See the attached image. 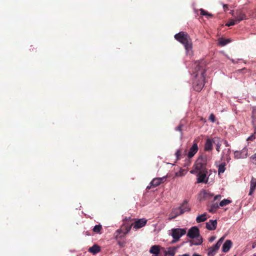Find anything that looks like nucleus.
Listing matches in <instances>:
<instances>
[{
	"mask_svg": "<svg viewBox=\"0 0 256 256\" xmlns=\"http://www.w3.org/2000/svg\"><path fill=\"white\" fill-rule=\"evenodd\" d=\"M202 62H196L192 66L194 69L193 75V87L195 90L200 92L202 90L204 84V70L202 68Z\"/></svg>",
	"mask_w": 256,
	"mask_h": 256,
	"instance_id": "1",
	"label": "nucleus"
},
{
	"mask_svg": "<svg viewBox=\"0 0 256 256\" xmlns=\"http://www.w3.org/2000/svg\"><path fill=\"white\" fill-rule=\"evenodd\" d=\"M174 38L184 46L186 54L192 56L193 55L192 44V40L188 34L181 32L176 34Z\"/></svg>",
	"mask_w": 256,
	"mask_h": 256,
	"instance_id": "2",
	"label": "nucleus"
},
{
	"mask_svg": "<svg viewBox=\"0 0 256 256\" xmlns=\"http://www.w3.org/2000/svg\"><path fill=\"white\" fill-rule=\"evenodd\" d=\"M187 236L192 238H196L190 241V245L198 246L202 242V239L200 236L199 230L196 226H192L188 231Z\"/></svg>",
	"mask_w": 256,
	"mask_h": 256,
	"instance_id": "3",
	"label": "nucleus"
},
{
	"mask_svg": "<svg viewBox=\"0 0 256 256\" xmlns=\"http://www.w3.org/2000/svg\"><path fill=\"white\" fill-rule=\"evenodd\" d=\"M206 158L200 156L196 162L194 168L197 170L199 172H206Z\"/></svg>",
	"mask_w": 256,
	"mask_h": 256,
	"instance_id": "4",
	"label": "nucleus"
},
{
	"mask_svg": "<svg viewBox=\"0 0 256 256\" xmlns=\"http://www.w3.org/2000/svg\"><path fill=\"white\" fill-rule=\"evenodd\" d=\"M172 233L170 235L174 238L172 242V244L178 241L180 238L186 234V230L184 228H173L171 230Z\"/></svg>",
	"mask_w": 256,
	"mask_h": 256,
	"instance_id": "5",
	"label": "nucleus"
},
{
	"mask_svg": "<svg viewBox=\"0 0 256 256\" xmlns=\"http://www.w3.org/2000/svg\"><path fill=\"white\" fill-rule=\"evenodd\" d=\"M208 172L206 170L204 172H202L198 173L197 182L198 183H204L206 184L208 182L209 176L212 174V170H210L208 176Z\"/></svg>",
	"mask_w": 256,
	"mask_h": 256,
	"instance_id": "6",
	"label": "nucleus"
},
{
	"mask_svg": "<svg viewBox=\"0 0 256 256\" xmlns=\"http://www.w3.org/2000/svg\"><path fill=\"white\" fill-rule=\"evenodd\" d=\"M248 156V148L247 146L244 147L240 150H235L234 152V158L236 159L246 158Z\"/></svg>",
	"mask_w": 256,
	"mask_h": 256,
	"instance_id": "7",
	"label": "nucleus"
},
{
	"mask_svg": "<svg viewBox=\"0 0 256 256\" xmlns=\"http://www.w3.org/2000/svg\"><path fill=\"white\" fill-rule=\"evenodd\" d=\"M252 122L254 128V132L253 134H252L251 136H250L247 138L246 140L248 141H252L256 138V108L255 107L252 108Z\"/></svg>",
	"mask_w": 256,
	"mask_h": 256,
	"instance_id": "8",
	"label": "nucleus"
},
{
	"mask_svg": "<svg viewBox=\"0 0 256 256\" xmlns=\"http://www.w3.org/2000/svg\"><path fill=\"white\" fill-rule=\"evenodd\" d=\"M166 176L162 178H154L150 184V186L146 187L147 189L150 188L151 187H155L159 186L162 183H163L166 180Z\"/></svg>",
	"mask_w": 256,
	"mask_h": 256,
	"instance_id": "9",
	"label": "nucleus"
},
{
	"mask_svg": "<svg viewBox=\"0 0 256 256\" xmlns=\"http://www.w3.org/2000/svg\"><path fill=\"white\" fill-rule=\"evenodd\" d=\"M198 144L196 142H194L192 147L190 148V150L188 153V156L190 158H192L195 154L198 152Z\"/></svg>",
	"mask_w": 256,
	"mask_h": 256,
	"instance_id": "10",
	"label": "nucleus"
},
{
	"mask_svg": "<svg viewBox=\"0 0 256 256\" xmlns=\"http://www.w3.org/2000/svg\"><path fill=\"white\" fill-rule=\"evenodd\" d=\"M213 144H214V138H207L206 140L204 150L206 151L209 152L211 151L213 148Z\"/></svg>",
	"mask_w": 256,
	"mask_h": 256,
	"instance_id": "11",
	"label": "nucleus"
},
{
	"mask_svg": "<svg viewBox=\"0 0 256 256\" xmlns=\"http://www.w3.org/2000/svg\"><path fill=\"white\" fill-rule=\"evenodd\" d=\"M231 150L230 148L224 149L222 152V159H223L227 162H229L231 160L230 156Z\"/></svg>",
	"mask_w": 256,
	"mask_h": 256,
	"instance_id": "12",
	"label": "nucleus"
},
{
	"mask_svg": "<svg viewBox=\"0 0 256 256\" xmlns=\"http://www.w3.org/2000/svg\"><path fill=\"white\" fill-rule=\"evenodd\" d=\"M147 220L145 218L139 219L135 222L133 225V227L135 229L140 228L144 226Z\"/></svg>",
	"mask_w": 256,
	"mask_h": 256,
	"instance_id": "13",
	"label": "nucleus"
},
{
	"mask_svg": "<svg viewBox=\"0 0 256 256\" xmlns=\"http://www.w3.org/2000/svg\"><path fill=\"white\" fill-rule=\"evenodd\" d=\"M217 226V221L216 220H210L208 222L206 223V228L210 230H214L216 228Z\"/></svg>",
	"mask_w": 256,
	"mask_h": 256,
	"instance_id": "14",
	"label": "nucleus"
},
{
	"mask_svg": "<svg viewBox=\"0 0 256 256\" xmlns=\"http://www.w3.org/2000/svg\"><path fill=\"white\" fill-rule=\"evenodd\" d=\"M217 246L216 244L209 248L208 249V256H214L218 250L219 249Z\"/></svg>",
	"mask_w": 256,
	"mask_h": 256,
	"instance_id": "15",
	"label": "nucleus"
},
{
	"mask_svg": "<svg viewBox=\"0 0 256 256\" xmlns=\"http://www.w3.org/2000/svg\"><path fill=\"white\" fill-rule=\"evenodd\" d=\"M232 246V242L230 240H226L223 244L222 251L224 252H228Z\"/></svg>",
	"mask_w": 256,
	"mask_h": 256,
	"instance_id": "16",
	"label": "nucleus"
},
{
	"mask_svg": "<svg viewBox=\"0 0 256 256\" xmlns=\"http://www.w3.org/2000/svg\"><path fill=\"white\" fill-rule=\"evenodd\" d=\"M178 208L180 210L182 214L185 212H189L190 210V208L186 202H183L182 204L178 207Z\"/></svg>",
	"mask_w": 256,
	"mask_h": 256,
	"instance_id": "17",
	"label": "nucleus"
},
{
	"mask_svg": "<svg viewBox=\"0 0 256 256\" xmlns=\"http://www.w3.org/2000/svg\"><path fill=\"white\" fill-rule=\"evenodd\" d=\"M256 188V179L252 178L250 181V186L249 192V195H252Z\"/></svg>",
	"mask_w": 256,
	"mask_h": 256,
	"instance_id": "18",
	"label": "nucleus"
},
{
	"mask_svg": "<svg viewBox=\"0 0 256 256\" xmlns=\"http://www.w3.org/2000/svg\"><path fill=\"white\" fill-rule=\"evenodd\" d=\"M214 144L216 145V150L219 152L220 150V148L222 144V140L218 137H214Z\"/></svg>",
	"mask_w": 256,
	"mask_h": 256,
	"instance_id": "19",
	"label": "nucleus"
},
{
	"mask_svg": "<svg viewBox=\"0 0 256 256\" xmlns=\"http://www.w3.org/2000/svg\"><path fill=\"white\" fill-rule=\"evenodd\" d=\"M160 246L157 245L152 246L150 250V252L154 255H158L160 253Z\"/></svg>",
	"mask_w": 256,
	"mask_h": 256,
	"instance_id": "20",
	"label": "nucleus"
},
{
	"mask_svg": "<svg viewBox=\"0 0 256 256\" xmlns=\"http://www.w3.org/2000/svg\"><path fill=\"white\" fill-rule=\"evenodd\" d=\"M206 220L207 217L206 214V213L198 215L196 218V221L198 223L204 222L206 221Z\"/></svg>",
	"mask_w": 256,
	"mask_h": 256,
	"instance_id": "21",
	"label": "nucleus"
},
{
	"mask_svg": "<svg viewBox=\"0 0 256 256\" xmlns=\"http://www.w3.org/2000/svg\"><path fill=\"white\" fill-rule=\"evenodd\" d=\"M218 174H220L224 172L226 170V163L222 162L218 166Z\"/></svg>",
	"mask_w": 256,
	"mask_h": 256,
	"instance_id": "22",
	"label": "nucleus"
},
{
	"mask_svg": "<svg viewBox=\"0 0 256 256\" xmlns=\"http://www.w3.org/2000/svg\"><path fill=\"white\" fill-rule=\"evenodd\" d=\"M246 16L244 14L239 12L238 14L236 17L235 18V20L238 23L240 22V21L246 19Z\"/></svg>",
	"mask_w": 256,
	"mask_h": 256,
	"instance_id": "23",
	"label": "nucleus"
},
{
	"mask_svg": "<svg viewBox=\"0 0 256 256\" xmlns=\"http://www.w3.org/2000/svg\"><path fill=\"white\" fill-rule=\"evenodd\" d=\"M172 218H174L179 215L182 214V213L178 208H176L172 210Z\"/></svg>",
	"mask_w": 256,
	"mask_h": 256,
	"instance_id": "24",
	"label": "nucleus"
},
{
	"mask_svg": "<svg viewBox=\"0 0 256 256\" xmlns=\"http://www.w3.org/2000/svg\"><path fill=\"white\" fill-rule=\"evenodd\" d=\"M230 39H224L222 38H220L218 40V44L221 46H224L229 42H230Z\"/></svg>",
	"mask_w": 256,
	"mask_h": 256,
	"instance_id": "25",
	"label": "nucleus"
},
{
	"mask_svg": "<svg viewBox=\"0 0 256 256\" xmlns=\"http://www.w3.org/2000/svg\"><path fill=\"white\" fill-rule=\"evenodd\" d=\"M176 250V248L175 247H170L167 248V250H166V254H170L171 256H174L175 254V252Z\"/></svg>",
	"mask_w": 256,
	"mask_h": 256,
	"instance_id": "26",
	"label": "nucleus"
},
{
	"mask_svg": "<svg viewBox=\"0 0 256 256\" xmlns=\"http://www.w3.org/2000/svg\"><path fill=\"white\" fill-rule=\"evenodd\" d=\"M100 250V247L97 245H94L92 246L90 248L89 252L95 254L98 252Z\"/></svg>",
	"mask_w": 256,
	"mask_h": 256,
	"instance_id": "27",
	"label": "nucleus"
},
{
	"mask_svg": "<svg viewBox=\"0 0 256 256\" xmlns=\"http://www.w3.org/2000/svg\"><path fill=\"white\" fill-rule=\"evenodd\" d=\"M220 206L219 204L218 203L213 204L210 206L208 210L210 212L214 213Z\"/></svg>",
	"mask_w": 256,
	"mask_h": 256,
	"instance_id": "28",
	"label": "nucleus"
},
{
	"mask_svg": "<svg viewBox=\"0 0 256 256\" xmlns=\"http://www.w3.org/2000/svg\"><path fill=\"white\" fill-rule=\"evenodd\" d=\"M232 202V200L228 199H224L219 204L220 206H227Z\"/></svg>",
	"mask_w": 256,
	"mask_h": 256,
	"instance_id": "29",
	"label": "nucleus"
},
{
	"mask_svg": "<svg viewBox=\"0 0 256 256\" xmlns=\"http://www.w3.org/2000/svg\"><path fill=\"white\" fill-rule=\"evenodd\" d=\"M186 172L185 170L180 168L178 172H177L175 173V176L177 177H181L184 176Z\"/></svg>",
	"mask_w": 256,
	"mask_h": 256,
	"instance_id": "30",
	"label": "nucleus"
},
{
	"mask_svg": "<svg viewBox=\"0 0 256 256\" xmlns=\"http://www.w3.org/2000/svg\"><path fill=\"white\" fill-rule=\"evenodd\" d=\"M202 193L203 194L204 197L206 198H210L213 196L212 194L206 190H202Z\"/></svg>",
	"mask_w": 256,
	"mask_h": 256,
	"instance_id": "31",
	"label": "nucleus"
},
{
	"mask_svg": "<svg viewBox=\"0 0 256 256\" xmlns=\"http://www.w3.org/2000/svg\"><path fill=\"white\" fill-rule=\"evenodd\" d=\"M200 14L202 16H210V17L212 16V14L208 13V12H207L205 10H204L202 8L200 9Z\"/></svg>",
	"mask_w": 256,
	"mask_h": 256,
	"instance_id": "32",
	"label": "nucleus"
},
{
	"mask_svg": "<svg viewBox=\"0 0 256 256\" xmlns=\"http://www.w3.org/2000/svg\"><path fill=\"white\" fill-rule=\"evenodd\" d=\"M102 228V227L100 224H97L94 226V228H93V230L94 232H95L96 233H99L100 232V231L101 230Z\"/></svg>",
	"mask_w": 256,
	"mask_h": 256,
	"instance_id": "33",
	"label": "nucleus"
},
{
	"mask_svg": "<svg viewBox=\"0 0 256 256\" xmlns=\"http://www.w3.org/2000/svg\"><path fill=\"white\" fill-rule=\"evenodd\" d=\"M236 24H238V22H236V21L235 20V19H232L231 20L228 22L226 24V25L228 26H234Z\"/></svg>",
	"mask_w": 256,
	"mask_h": 256,
	"instance_id": "34",
	"label": "nucleus"
},
{
	"mask_svg": "<svg viewBox=\"0 0 256 256\" xmlns=\"http://www.w3.org/2000/svg\"><path fill=\"white\" fill-rule=\"evenodd\" d=\"M224 238L223 236V237H222L218 240V242H216V246H217L218 248H220V246L222 245L224 240Z\"/></svg>",
	"mask_w": 256,
	"mask_h": 256,
	"instance_id": "35",
	"label": "nucleus"
},
{
	"mask_svg": "<svg viewBox=\"0 0 256 256\" xmlns=\"http://www.w3.org/2000/svg\"><path fill=\"white\" fill-rule=\"evenodd\" d=\"M132 224L130 226H128L126 227V230L124 232V235L127 234L130 230Z\"/></svg>",
	"mask_w": 256,
	"mask_h": 256,
	"instance_id": "36",
	"label": "nucleus"
},
{
	"mask_svg": "<svg viewBox=\"0 0 256 256\" xmlns=\"http://www.w3.org/2000/svg\"><path fill=\"white\" fill-rule=\"evenodd\" d=\"M190 172L192 174H196V176H198V172L197 170H196L195 168L193 167V168L190 171Z\"/></svg>",
	"mask_w": 256,
	"mask_h": 256,
	"instance_id": "37",
	"label": "nucleus"
},
{
	"mask_svg": "<svg viewBox=\"0 0 256 256\" xmlns=\"http://www.w3.org/2000/svg\"><path fill=\"white\" fill-rule=\"evenodd\" d=\"M209 119L212 122H214L215 121L214 116L213 114H211L210 116Z\"/></svg>",
	"mask_w": 256,
	"mask_h": 256,
	"instance_id": "38",
	"label": "nucleus"
},
{
	"mask_svg": "<svg viewBox=\"0 0 256 256\" xmlns=\"http://www.w3.org/2000/svg\"><path fill=\"white\" fill-rule=\"evenodd\" d=\"M176 157L177 160L179 159V158L180 156V150H178L176 152Z\"/></svg>",
	"mask_w": 256,
	"mask_h": 256,
	"instance_id": "39",
	"label": "nucleus"
},
{
	"mask_svg": "<svg viewBox=\"0 0 256 256\" xmlns=\"http://www.w3.org/2000/svg\"><path fill=\"white\" fill-rule=\"evenodd\" d=\"M222 198L221 195H220V194H218V195L214 197V200H220V198Z\"/></svg>",
	"mask_w": 256,
	"mask_h": 256,
	"instance_id": "40",
	"label": "nucleus"
},
{
	"mask_svg": "<svg viewBox=\"0 0 256 256\" xmlns=\"http://www.w3.org/2000/svg\"><path fill=\"white\" fill-rule=\"evenodd\" d=\"M182 126L180 125L178 127L176 128L175 130H178V131L181 132L182 131Z\"/></svg>",
	"mask_w": 256,
	"mask_h": 256,
	"instance_id": "41",
	"label": "nucleus"
},
{
	"mask_svg": "<svg viewBox=\"0 0 256 256\" xmlns=\"http://www.w3.org/2000/svg\"><path fill=\"white\" fill-rule=\"evenodd\" d=\"M216 239V236H212L209 238V242H212Z\"/></svg>",
	"mask_w": 256,
	"mask_h": 256,
	"instance_id": "42",
	"label": "nucleus"
},
{
	"mask_svg": "<svg viewBox=\"0 0 256 256\" xmlns=\"http://www.w3.org/2000/svg\"><path fill=\"white\" fill-rule=\"evenodd\" d=\"M250 158L253 160H255L256 161V153L254 154V155H252L251 157H250Z\"/></svg>",
	"mask_w": 256,
	"mask_h": 256,
	"instance_id": "43",
	"label": "nucleus"
},
{
	"mask_svg": "<svg viewBox=\"0 0 256 256\" xmlns=\"http://www.w3.org/2000/svg\"><path fill=\"white\" fill-rule=\"evenodd\" d=\"M224 146L226 147H228V146H229V144H228V142L226 140H224Z\"/></svg>",
	"mask_w": 256,
	"mask_h": 256,
	"instance_id": "44",
	"label": "nucleus"
},
{
	"mask_svg": "<svg viewBox=\"0 0 256 256\" xmlns=\"http://www.w3.org/2000/svg\"><path fill=\"white\" fill-rule=\"evenodd\" d=\"M122 229H118L116 230V232L118 234H120L122 232Z\"/></svg>",
	"mask_w": 256,
	"mask_h": 256,
	"instance_id": "45",
	"label": "nucleus"
},
{
	"mask_svg": "<svg viewBox=\"0 0 256 256\" xmlns=\"http://www.w3.org/2000/svg\"><path fill=\"white\" fill-rule=\"evenodd\" d=\"M178 256H190V254H186L182 255H179Z\"/></svg>",
	"mask_w": 256,
	"mask_h": 256,
	"instance_id": "46",
	"label": "nucleus"
},
{
	"mask_svg": "<svg viewBox=\"0 0 256 256\" xmlns=\"http://www.w3.org/2000/svg\"><path fill=\"white\" fill-rule=\"evenodd\" d=\"M192 256H202L201 255H200L197 254H194Z\"/></svg>",
	"mask_w": 256,
	"mask_h": 256,
	"instance_id": "47",
	"label": "nucleus"
},
{
	"mask_svg": "<svg viewBox=\"0 0 256 256\" xmlns=\"http://www.w3.org/2000/svg\"><path fill=\"white\" fill-rule=\"evenodd\" d=\"M231 61L233 62V63H236V62H237L235 61L233 59H231Z\"/></svg>",
	"mask_w": 256,
	"mask_h": 256,
	"instance_id": "48",
	"label": "nucleus"
},
{
	"mask_svg": "<svg viewBox=\"0 0 256 256\" xmlns=\"http://www.w3.org/2000/svg\"><path fill=\"white\" fill-rule=\"evenodd\" d=\"M228 8V6L226 5V4H224V8Z\"/></svg>",
	"mask_w": 256,
	"mask_h": 256,
	"instance_id": "49",
	"label": "nucleus"
},
{
	"mask_svg": "<svg viewBox=\"0 0 256 256\" xmlns=\"http://www.w3.org/2000/svg\"><path fill=\"white\" fill-rule=\"evenodd\" d=\"M158 256V255H154V256Z\"/></svg>",
	"mask_w": 256,
	"mask_h": 256,
	"instance_id": "50",
	"label": "nucleus"
},
{
	"mask_svg": "<svg viewBox=\"0 0 256 256\" xmlns=\"http://www.w3.org/2000/svg\"><path fill=\"white\" fill-rule=\"evenodd\" d=\"M254 256H256V255H254Z\"/></svg>",
	"mask_w": 256,
	"mask_h": 256,
	"instance_id": "51",
	"label": "nucleus"
}]
</instances>
